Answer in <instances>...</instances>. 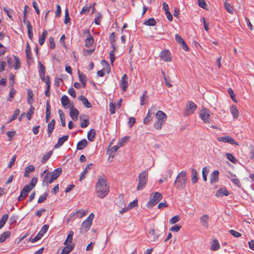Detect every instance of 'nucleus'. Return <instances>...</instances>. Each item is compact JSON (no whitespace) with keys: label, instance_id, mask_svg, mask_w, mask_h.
<instances>
[{"label":"nucleus","instance_id":"79ce46f5","mask_svg":"<svg viewBox=\"0 0 254 254\" xmlns=\"http://www.w3.org/2000/svg\"><path fill=\"white\" fill-rule=\"evenodd\" d=\"M162 73L163 75L164 80L165 82L166 85L168 87H171L172 86V85L171 83L170 79L166 75L165 73H164V72L163 71H162Z\"/></svg>","mask_w":254,"mask_h":254},{"label":"nucleus","instance_id":"4c0bfd02","mask_svg":"<svg viewBox=\"0 0 254 254\" xmlns=\"http://www.w3.org/2000/svg\"><path fill=\"white\" fill-rule=\"evenodd\" d=\"M86 214V212L83 210L79 209L75 213L72 214V216H76L77 217L81 218Z\"/></svg>","mask_w":254,"mask_h":254},{"label":"nucleus","instance_id":"f704fd0d","mask_svg":"<svg viewBox=\"0 0 254 254\" xmlns=\"http://www.w3.org/2000/svg\"><path fill=\"white\" fill-rule=\"evenodd\" d=\"M10 236V231H5L0 235V243H3Z\"/></svg>","mask_w":254,"mask_h":254},{"label":"nucleus","instance_id":"49530a36","mask_svg":"<svg viewBox=\"0 0 254 254\" xmlns=\"http://www.w3.org/2000/svg\"><path fill=\"white\" fill-rule=\"evenodd\" d=\"M148 96L146 94V91H144V93L142 95L140 98V104L141 105H144L147 101L148 100Z\"/></svg>","mask_w":254,"mask_h":254},{"label":"nucleus","instance_id":"72a5a7b5","mask_svg":"<svg viewBox=\"0 0 254 254\" xmlns=\"http://www.w3.org/2000/svg\"><path fill=\"white\" fill-rule=\"evenodd\" d=\"M230 111L234 118H237L239 115V112L237 107L235 105H233L230 107Z\"/></svg>","mask_w":254,"mask_h":254},{"label":"nucleus","instance_id":"cd10ccee","mask_svg":"<svg viewBox=\"0 0 254 254\" xmlns=\"http://www.w3.org/2000/svg\"><path fill=\"white\" fill-rule=\"evenodd\" d=\"M48 35V32L46 30H44L42 35L39 37L38 42L40 45H43L45 41V39Z\"/></svg>","mask_w":254,"mask_h":254},{"label":"nucleus","instance_id":"09e8293b","mask_svg":"<svg viewBox=\"0 0 254 254\" xmlns=\"http://www.w3.org/2000/svg\"><path fill=\"white\" fill-rule=\"evenodd\" d=\"M52 154V151H49L46 154L44 155L41 160L42 163L43 164L46 163L48 159L50 158Z\"/></svg>","mask_w":254,"mask_h":254},{"label":"nucleus","instance_id":"3c124183","mask_svg":"<svg viewBox=\"0 0 254 254\" xmlns=\"http://www.w3.org/2000/svg\"><path fill=\"white\" fill-rule=\"evenodd\" d=\"M34 108L33 106H31L30 107L28 112L26 114V117L29 120H30L32 118V116L34 114Z\"/></svg>","mask_w":254,"mask_h":254},{"label":"nucleus","instance_id":"338daca9","mask_svg":"<svg viewBox=\"0 0 254 254\" xmlns=\"http://www.w3.org/2000/svg\"><path fill=\"white\" fill-rule=\"evenodd\" d=\"M102 15L100 13H98L97 16L95 18L94 22L96 25H99L100 24L102 19Z\"/></svg>","mask_w":254,"mask_h":254},{"label":"nucleus","instance_id":"9d476101","mask_svg":"<svg viewBox=\"0 0 254 254\" xmlns=\"http://www.w3.org/2000/svg\"><path fill=\"white\" fill-rule=\"evenodd\" d=\"M92 224L88 222L87 220H84L81 226V228L80 229V232L81 234H85L87 232V231L90 229Z\"/></svg>","mask_w":254,"mask_h":254},{"label":"nucleus","instance_id":"a878e982","mask_svg":"<svg viewBox=\"0 0 254 254\" xmlns=\"http://www.w3.org/2000/svg\"><path fill=\"white\" fill-rule=\"evenodd\" d=\"M78 99L80 100L82 102L83 105L87 108H90L92 107V105L89 102L87 98L85 97V96L83 95H81L79 98Z\"/></svg>","mask_w":254,"mask_h":254},{"label":"nucleus","instance_id":"dca6fc26","mask_svg":"<svg viewBox=\"0 0 254 254\" xmlns=\"http://www.w3.org/2000/svg\"><path fill=\"white\" fill-rule=\"evenodd\" d=\"M62 172V169L61 168H58L54 170L53 172H50L51 178V181H54V180L57 179L61 174Z\"/></svg>","mask_w":254,"mask_h":254},{"label":"nucleus","instance_id":"c9c22d12","mask_svg":"<svg viewBox=\"0 0 254 254\" xmlns=\"http://www.w3.org/2000/svg\"><path fill=\"white\" fill-rule=\"evenodd\" d=\"M73 248L74 245H71L70 246L67 245L66 247H65L63 249L62 252L61 253V254H68L70 252H71Z\"/></svg>","mask_w":254,"mask_h":254},{"label":"nucleus","instance_id":"393cba45","mask_svg":"<svg viewBox=\"0 0 254 254\" xmlns=\"http://www.w3.org/2000/svg\"><path fill=\"white\" fill-rule=\"evenodd\" d=\"M120 86L123 91H126L127 88V78L126 74H124L122 78Z\"/></svg>","mask_w":254,"mask_h":254},{"label":"nucleus","instance_id":"2f4dec72","mask_svg":"<svg viewBox=\"0 0 254 254\" xmlns=\"http://www.w3.org/2000/svg\"><path fill=\"white\" fill-rule=\"evenodd\" d=\"M220 244L217 239H214L211 245V250L214 251L218 250L220 248Z\"/></svg>","mask_w":254,"mask_h":254},{"label":"nucleus","instance_id":"e433bc0d","mask_svg":"<svg viewBox=\"0 0 254 254\" xmlns=\"http://www.w3.org/2000/svg\"><path fill=\"white\" fill-rule=\"evenodd\" d=\"M74 233L72 231H70L68 233V234L67 236L66 240L64 242V245H68V243H71L72 241V238L73 236Z\"/></svg>","mask_w":254,"mask_h":254},{"label":"nucleus","instance_id":"7c9ffc66","mask_svg":"<svg viewBox=\"0 0 254 254\" xmlns=\"http://www.w3.org/2000/svg\"><path fill=\"white\" fill-rule=\"evenodd\" d=\"M191 180L192 184H195L197 182L198 178H197V172L196 169H191Z\"/></svg>","mask_w":254,"mask_h":254},{"label":"nucleus","instance_id":"423d86ee","mask_svg":"<svg viewBox=\"0 0 254 254\" xmlns=\"http://www.w3.org/2000/svg\"><path fill=\"white\" fill-rule=\"evenodd\" d=\"M127 141V136H125L121 139V140L119 141L117 145L112 147L110 149H108L107 152H110L109 156H111L113 153H115L120 147L123 146Z\"/></svg>","mask_w":254,"mask_h":254},{"label":"nucleus","instance_id":"ddd939ff","mask_svg":"<svg viewBox=\"0 0 254 254\" xmlns=\"http://www.w3.org/2000/svg\"><path fill=\"white\" fill-rule=\"evenodd\" d=\"M160 57L165 62H169L172 60L171 54L168 50L162 51L160 53Z\"/></svg>","mask_w":254,"mask_h":254},{"label":"nucleus","instance_id":"a19ab883","mask_svg":"<svg viewBox=\"0 0 254 254\" xmlns=\"http://www.w3.org/2000/svg\"><path fill=\"white\" fill-rule=\"evenodd\" d=\"M109 40L111 44L112 45L113 49H114V50H115V43L116 42V35L115 32H113L111 33L109 37Z\"/></svg>","mask_w":254,"mask_h":254},{"label":"nucleus","instance_id":"a211bd4d","mask_svg":"<svg viewBox=\"0 0 254 254\" xmlns=\"http://www.w3.org/2000/svg\"><path fill=\"white\" fill-rule=\"evenodd\" d=\"M41 178H43V186H47L49 184H51L53 182L51 181V176L50 173H47V174Z\"/></svg>","mask_w":254,"mask_h":254},{"label":"nucleus","instance_id":"20e7f679","mask_svg":"<svg viewBox=\"0 0 254 254\" xmlns=\"http://www.w3.org/2000/svg\"><path fill=\"white\" fill-rule=\"evenodd\" d=\"M148 177V173L146 171L142 172L138 176V184L137 190H140L144 188L146 186Z\"/></svg>","mask_w":254,"mask_h":254},{"label":"nucleus","instance_id":"1a4fd4ad","mask_svg":"<svg viewBox=\"0 0 254 254\" xmlns=\"http://www.w3.org/2000/svg\"><path fill=\"white\" fill-rule=\"evenodd\" d=\"M175 39L181 47L186 51H189L188 47L183 38L178 34L175 35Z\"/></svg>","mask_w":254,"mask_h":254},{"label":"nucleus","instance_id":"473e14b6","mask_svg":"<svg viewBox=\"0 0 254 254\" xmlns=\"http://www.w3.org/2000/svg\"><path fill=\"white\" fill-rule=\"evenodd\" d=\"M32 190L30 188V187L28 185H25L21 191V194L24 196L26 197L28 193Z\"/></svg>","mask_w":254,"mask_h":254},{"label":"nucleus","instance_id":"603ef678","mask_svg":"<svg viewBox=\"0 0 254 254\" xmlns=\"http://www.w3.org/2000/svg\"><path fill=\"white\" fill-rule=\"evenodd\" d=\"M137 206H138V200L137 199H135L128 204V210L131 209Z\"/></svg>","mask_w":254,"mask_h":254},{"label":"nucleus","instance_id":"052dcab7","mask_svg":"<svg viewBox=\"0 0 254 254\" xmlns=\"http://www.w3.org/2000/svg\"><path fill=\"white\" fill-rule=\"evenodd\" d=\"M48 195V193L47 192H45L42 195H40L38 200V203H41L44 202L47 198Z\"/></svg>","mask_w":254,"mask_h":254},{"label":"nucleus","instance_id":"f8f14e48","mask_svg":"<svg viewBox=\"0 0 254 254\" xmlns=\"http://www.w3.org/2000/svg\"><path fill=\"white\" fill-rule=\"evenodd\" d=\"M39 64V74L40 77L42 81H44L45 80V72H46V68L45 66L42 64L40 61H38Z\"/></svg>","mask_w":254,"mask_h":254},{"label":"nucleus","instance_id":"de8ad7c7","mask_svg":"<svg viewBox=\"0 0 254 254\" xmlns=\"http://www.w3.org/2000/svg\"><path fill=\"white\" fill-rule=\"evenodd\" d=\"M61 102L63 106H66L69 104V100L66 95H63L61 98Z\"/></svg>","mask_w":254,"mask_h":254},{"label":"nucleus","instance_id":"8fccbe9b","mask_svg":"<svg viewBox=\"0 0 254 254\" xmlns=\"http://www.w3.org/2000/svg\"><path fill=\"white\" fill-rule=\"evenodd\" d=\"M64 23L65 24L70 23V18L69 14L68 8H66L65 10V16Z\"/></svg>","mask_w":254,"mask_h":254},{"label":"nucleus","instance_id":"58836bf2","mask_svg":"<svg viewBox=\"0 0 254 254\" xmlns=\"http://www.w3.org/2000/svg\"><path fill=\"white\" fill-rule=\"evenodd\" d=\"M8 216L9 215L8 214H5L2 216L1 219L0 220V229L4 226L5 224L8 220Z\"/></svg>","mask_w":254,"mask_h":254},{"label":"nucleus","instance_id":"f257e3e1","mask_svg":"<svg viewBox=\"0 0 254 254\" xmlns=\"http://www.w3.org/2000/svg\"><path fill=\"white\" fill-rule=\"evenodd\" d=\"M107 179L99 177L95 186V190L98 197L103 198L109 192V187L108 186Z\"/></svg>","mask_w":254,"mask_h":254},{"label":"nucleus","instance_id":"f03ea898","mask_svg":"<svg viewBox=\"0 0 254 254\" xmlns=\"http://www.w3.org/2000/svg\"><path fill=\"white\" fill-rule=\"evenodd\" d=\"M187 183V172L183 171L181 172L177 175L174 182V186L177 189L179 190H183L186 188Z\"/></svg>","mask_w":254,"mask_h":254},{"label":"nucleus","instance_id":"39448f33","mask_svg":"<svg viewBox=\"0 0 254 254\" xmlns=\"http://www.w3.org/2000/svg\"><path fill=\"white\" fill-rule=\"evenodd\" d=\"M199 117L205 123H210V111L206 109L203 108L199 112Z\"/></svg>","mask_w":254,"mask_h":254},{"label":"nucleus","instance_id":"c85d7f7f","mask_svg":"<svg viewBox=\"0 0 254 254\" xmlns=\"http://www.w3.org/2000/svg\"><path fill=\"white\" fill-rule=\"evenodd\" d=\"M156 118L158 121H164L167 118L166 115L161 111H158L156 114Z\"/></svg>","mask_w":254,"mask_h":254},{"label":"nucleus","instance_id":"4468645a","mask_svg":"<svg viewBox=\"0 0 254 254\" xmlns=\"http://www.w3.org/2000/svg\"><path fill=\"white\" fill-rule=\"evenodd\" d=\"M217 139L218 141L221 142H227L231 144H238L234 139L230 136L225 135L224 136L219 137Z\"/></svg>","mask_w":254,"mask_h":254},{"label":"nucleus","instance_id":"7ed1b4c3","mask_svg":"<svg viewBox=\"0 0 254 254\" xmlns=\"http://www.w3.org/2000/svg\"><path fill=\"white\" fill-rule=\"evenodd\" d=\"M162 195L159 192H154L152 193L149 197V200L146 205L147 207L148 208L153 207L162 199Z\"/></svg>","mask_w":254,"mask_h":254},{"label":"nucleus","instance_id":"c03bdc74","mask_svg":"<svg viewBox=\"0 0 254 254\" xmlns=\"http://www.w3.org/2000/svg\"><path fill=\"white\" fill-rule=\"evenodd\" d=\"M153 113L150 112V110H149L148 114L145 118L144 119L143 123L144 124H148L152 119V116Z\"/></svg>","mask_w":254,"mask_h":254},{"label":"nucleus","instance_id":"6e6552de","mask_svg":"<svg viewBox=\"0 0 254 254\" xmlns=\"http://www.w3.org/2000/svg\"><path fill=\"white\" fill-rule=\"evenodd\" d=\"M196 109V105L192 101L189 102V106H187L186 112L185 113V116H189V115L192 114Z\"/></svg>","mask_w":254,"mask_h":254},{"label":"nucleus","instance_id":"680f3d73","mask_svg":"<svg viewBox=\"0 0 254 254\" xmlns=\"http://www.w3.org/2000/svg\"><path fill=\"white\" fill-rule=\"evenodd\" d=\"M109 111L111 114H114L116 112V106L113 102L109 103Z\"/></svg>","mask_w":254,"mask_h":254},{"label":"nucleus","instance_id":"aec40b11","mask_svg":"<svg viewBox=\"0 0 254 254\" xmlns=\"http://www.w3.org/2000/svg\"><path fill=\"white\" fill-rule=\"evenodd\" d=\"M78 76L80 81L81 82L82 87L85 88L86 85L87 77L86 75L80 70H78Z\"/></svg>","mask_w":254,"mask_h":254},{"label":"nucleus","instance_id":"774afa93","mask_svg":"<svg viewBox=\"0 0 254 254\" xmlns=\"http://www.w3.org/2000/svg\"><path fill=\"white\" fill-rule=\"evenodd\" d=\"M180 220V218L178 215H176L173 217H172L169 221V222L171 224H173L179 222Z\"/></svg>","mask_w":254,"mask_h":254},{"label":"nucleus","instance_id":"69168bd1","mask_svg":"<svg viewBox=\"0 0 254 254\" xmlns=\"http://www.w3.org/2000/svg\"><path fill=\"white\" fill-rule=\"evenodd\" d=\"M202 178L204 181H206L207 180V176L209 173V170L207 168V167H204L202 169Z\"/></svg>","mask_w":254,"mask_h":254},{"label":"nucleus","instance_id":"864d4df0","mask_svg":"<svg viewBox=\"0 0 254 254\" xmlns=\"http://www.w3.org/2000/svg\"><path fill=\"white\" fill-rule=\"evenodd\" d=\"M117 205L120 206V207H123L124 206V208H122V209L120 210V212L121 214H123V213L125 212L127 210L126 208L125 207L126 204L124 201H121V200L120 202H117Z\"/></svg>","mask_w":254,"mask_h":254},{"label":"nucleus","instance_id":"c756f323","mask_svg":"<svg viewBox=\"0 0 254 254\" xmlns=\"http://www.w3.org/2000/svg\"><path fill=\"white\" fill-rule=\"evenodd\" d=\"M96 135L95 129H91L87 133V138L90 141H93Z\"/></svg>","mask_w":254,"mask_h":254},{"label":"nucleus","instance_id":"b1692460","mask_svg":"<svg viewBox=\"0 0 254 254\" xmlns=\"http://www.w3.org/2000/svg\"><path fill=\"white\" fill-rule=\"evenodd\" d=\"M88 144V141L86 139H83L79 141L76 146L77 150H82L86 147Z\"/></svg>","mask_w":254,"mask_h":254},{"label":"nucleus","instance_id":"0eeeda50","mask_svg":"<svg viewBox=\"0 0 254 254\" xmlns=\"http://www.w3.org/2000/svg\"><path fill=\"white\" fill-rule=\"evenodd\" d=\"M83 33L88 34L87 38L85 40V46L86 47L89 48L93 44L94 42V39L91 35L89 29L84 30L83 31Z\"/></svg>","mask_w":254,"mask_h":254},{"label":"nucleus","instance_id":"4be33fe9","mask_svg":"<svg viewBox=\"0 0 254 254\" xmlns=\"http://www.w3.org/2000/svg\"><path fill=\"white\" fill-rule=\"evenodd\" d=\"M219 172L218 170L214 171L210 175V182L211 184L215 183L218 181Z\"/></svg>","mask_w":254,"mask_h":254},{"label":"nucleus","instance_id":"bf43d9fd","mask_svg":"<svg viewBox=\"0 0 254 254\" xmlns=\"http://www.w3.org/2000/svg\"><path fill=\"white\" fill-rule=\"evenodd\" d=\"M37 178L36 177H33L30 181V184L27 185L30 187V188L32 190L36 186L37 182Z\"/></svg>","mask_w":254,"mask_h":254},{"label":"nucleus","instance_id":"13d9d810","mask_svg":"<svg viewBox=\"0 0 254 254\" xmlns=\"http://www.w3.org/2000/svg\"><path fill=\"white\" fill-rule=\"evenodd\" d=\"M164 122V121L157 120L154 124V127L156 129H160L162 128V126Z\"/></svg>","mask_w":254,"mask_h":254},{"label":"nucleus","instance_id":"9b49d317","mask_svg":"<svg viewBox=\"0 0 254 254\" xmlns=\"http://www.w3.org/2000/svg\"><path fill=\"white\" fill-rule=\"evenodd\" d=\"M209 216L207 214H203L200 218V223L204 228L209 227Z\"/></svg>","mask_w":254,"mask_h":254},{"label":"nucleus","instance_id":"6e6d98bb","mask_svg":"<svg viewBox=\"0 0 254 254\" xmlns=\"http://www.w3.org/2000/svg\"><path fill=\"white\" fill-rule=\"evenodd\" d=\"M42 81L46 83V89L50 90L51 80L50 76L49 75H47L46 77H45V80H44V81Z\"/></svg>","mask_w":254,"mask_h":254},{"label":"nucleus","instance_id":"a18cd8bd","mask_svg":"<svg viewBox=\"0 0 254 254\" xmlns=\"http://www.w3.org/2000/svg\"><path fill=\"white\" fill-rule=\"evenodd\" d=\"M156 24V22L154 18H150L144 22V24L147 26H154Z\"/></svg>","mask_w":254,"mask_h":254},{"label":"nucleus","instance_id":"0e129e2a","mask_svg":"<svg viewBox=\"0 0 254 254\" xmlns=\"http://www.w3.org/2000/svg\"><path fill=\"white\" fill-rule=\"evenodd\" d=\"M226 157L227 159L232 163H236L237 161V159L235 158V157L231 153H227Z\"/></svg>","mask_w":254,"mask_h":254},{"label":"nucleus","instance_id":"5701e85b","mask_svg":"<svg viewBox=\"0 0 254 254\" xmlns=\"http://www.w3.org/2000/svg\"><path fill=\"white\" fill-rule=\"evenodd\" d=\"M229 194V192L225 188H221L218 190L215 196L217 197H222L224 195L228 196Z\"/></svg>","mask_w":254,"mask_h":254},{"label":"nucleus","instance_id":"6ab92c4d","mask_svg":"<svg viewBox=\"0 0 254 254\" xmlns=\"http://www.w3.org/2000/svg\"><path fill=\"white\" fill-rule=\"evenodd\" d=\"M148 236L151 238V241H156L158 239L159 235L156 234L154 229L150 228L148 232Z\"/></svg>","mask_w":254,"mask_h":254},{"label":"nucleus","instance_id":"5fc2aeb1","mask_svg":"<svg viewBox=\"0 0 254 254\" xmlns=\"http://www.w3.org/2000/svg\"><path fill=\"white\" fill-rule=\"evenodd\" d=\"M224 7L225 9L230 14L233 13V7L230 5V4L225 2L224 4Z\"/></svg>","mask_w":254,"mask_h":254},{"label":"nucleus","instance_id":"37998d69","mask_svg":"<svg viewBox=\"0 0 254 254\" xmlns=\"http://www.w3.org/2000/svg\"><path fill=\"white\" fill-rule=\"evenodd\" d=\"M91 8V5H88L86 4L85 6H83L82 8L81 11H80V14H85L87 15L89 13L90 10Z\"/></svg>","mask_w":254,"mask_h":254},{"label":"nucleus","instance_id":"2eb2a0df","mask_svg":"<svg viewBox=\"0 0 254 254\" xmlns=\"http://www.w3.org/2000/svg\"><path fill=\"white\" fill-rule=\"evenodd\" d=\"M79 114V111L73 106L70 108V116L71 118L74 121L78 120V116Z\"/></svg>","mask_w":254,"mask_h":254},{"label":"nucleus","instance_id":"412c9836","mask_svg":"<svg viewBox=\"0 0 254 254\" xmlns=\"http://www.w3.org/2000/svg\"><path fill=\"white\" fill-rule=\"evenodd\" d=\"M51 105L49 100L46 101V118L45 120L46 122H48L51 117Z\"/></svg>","mask_w":254,"mask_h":254},{"label":"nucleus","instance_id":"ea45409f","mask_svg":"<svg viewBox=\"0 0 254 254\" xmlns=\"http://www.w3.org/2000/svg\"><path fill=\"white\" fill-rule=\"evenodd\" d=\"M28 93V99H27V102L29 104L32 105L33 102V97L34 96V94L33 93V92L31 89H29L27 91Z\"/></svg>","mask_w":254,"mask_h":254},{"label":"nucleus","instance_id":"bb28decb","mask_svg":"<svg viewBox=\"0 0 254 254\" xmlns=\"http://www.w3.org/2000/svg\"><path fill=\"white\" fill-rule=\"evenodd\" d=\"M92 164L90 163L88 164L85 168L84 169V171L81 173L80 177L79 178V181H81L82 180L84 179L85 178V174L87 173L88 170L91 169V166H92Z\"/></svg>","mask_w":254,"mask_h":254},{"label":"nucleus","instance_id":"e2e57ef3","mask_svg":"<svg viewBox=\"0 0 254 254\" xmlns=\"http://www.w3.org/2000/svg\"><path fill=\"white\" fill-rule=\"evenodd\" d=\"M15 61V64L14 65V69L15 70L18 69L20 68V62L19 61V58L17 56H13Z\"/></svg>","mask_w":254,"mask_h":254},{"label":"nucleus","instance_id":"f3484780","mask_svg":"<svg viewBox=\"0 0 254 254\" xmlns=\"http://www.w3.org/2000/svg\"><path fill=\"white\" fill-rule=\"evenodd\" d=\"M69 136L67 135H64L59 138L58 142L54 146L55 148H59L62 146L64 142L68 139Z\"/></svg>","mask_w":254,"mask_h":254},{"label":"nucleus","instance_id":"4d7b16f0","mask_svg":"<svg viewBox=\"0 0 254 254\" xmlns=\"http://www.w3.org/2000/svg\"><path fill=\"white\" fill-rule=\"evenodd\" d=\"M27 29H28V37L31 40H32L33 34V28H32V25L28 24Z\"/></svg>","mask_w":254,"mask_h":254}]
</instances>
